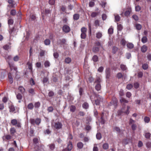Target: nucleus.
Here are the masks:
<instances>
[{"mask_svg": "<svg viewBox=\"0 0 151 151\" xmlns=\"http://www.w3.org/2000/svg\"><path fill=\"white\" fill-rule=\"evenodd\" d=\"M95 98V103L96 105H99L101 102L103 101V98L101 96L98 94H94Z\"/></svg>", "mask_w": 151, "mask_h": 151, "instance_id": "nucleus-1", "label": "nucleus"}, {"mask_svg": "<svg viewBox=\"0 0 151 151\" xmlns=\"http://www.w3.org/2000/svg\"><path fill=\"white\" fill-rule=\"evenodd\" d=\"M41 120L40 118H37L35 119L33 118H31L29 120L30 122L33 125L36 124L37 125H39L41 123Z\"/></svg>", "mask_w": 151, "mask_h": 151, "instance_id": "nucleus-2", "label": "nucleus"}, {"mask_svg": "<svg viewBox=\"0 0 151 151\" xmlns=\"http://www.w3.org/2000/svg\"><path fill=\"white\" fill-rule=\"evenodd\" d=\"M11 123L13 126H16L19 128L21 127V123L19 122H18L17 120L15 119L11 120Z\"/></svg>", "mask_w": 151, "mask_h": 151, "instance_id": "nucleus-3", "label": "nucleus"}, {"mask_svg": "<svg viewBox=\"0 0 151 151\" xmlns=\"http://www.w3.org/2000/svg\"><path fill=\"white\" fill-rule=\"evenodd\" d=\"M73 148L72 142L69 141L67 144V147L62 150V151H71Z\"/></svg>", "mask_w": 151, "mask_h": 151, "instance_id": "nucleus-4", "label": "nucleus"}, {"mask_svg": "<svg viewBox=\"0 0 151 151\" xmlns=\"http://www.w3.org/2000/svg\"><path fill=\"white\" fill-rule=\"evenodd\" d=\"M101 121L100 123L102 124H104L106 121L105 119H107V117L106 115L105 116L103 112H102L100 114Z\"/></svg>", "mask_w": 151, "mask_h": 151, "instance_id": "nucleus-5", "label": "nucleus"}, {"mask_svg": "<svg viewBox=\"0 0 151 151\" xmlns=\"http://www.w3.org/2000/svg\"><path fill=\"white\" fill-rule=\"evenodd\" d=\"M54 127L57 129H62L63 124L61 122H57L55 123Z\"/></svg>", "mask_w": 151, "mask_h": 151, "instance_id": "nucleus-6", "label": "nucleus"}, {"mask_svg": "<svg viewBox=\"0 0 151 151\" xmlns=\"http://www.w3.org/2000/svg\"><path fill=\"white\" fill-rule=\"evenodd\" d=\"M130 109V107L129 106H127V109L126 111H123V109L122 108L121 110H119L118 112V115H121L122 113H124L127 114H128L129 113V110Z\"/></svg>", "mask_w": 151, "mask_h": 151, "instance_id": "nucleus-7", "label": "nucleus"}, {"mask_svg": "<svg viewBox=\"0 0 151 151\" xmlns=\"http://www.w3.org/2000/svg\"><path fill=\"white\" fill-rule=\"evenodd\" d=\"M62 30L65 33H68L70 31V29L68 25H64L62 27Z\"/></svg>", "mask_w": 151, "mask_h": 151, "instance_id": "nucleus-8", "label": "nucleus"}, {"mask_svg": "<svg viewBox=\"0 0 151 151\" xmlns=\"http://www.w3.org/2000/svg\"><path fill=\"white\" fill-rule=\"evenodd\" d=\"M8 64L11 70H14L16 72H17V68L16 67L13 63H10L8 61Z\"/></svg>", "mask_w": 151, "mask_h": 151, "instance_id": "nucleus-9", "label": "nucleus"}, {"mask_svg": "<svg viewBox=\"0 0 151 151\" xmlns=\"http://www.w3.org/2000/svg\"><path fill=\"white\" fill-rule=\"evenodd\" d=\"M106 77L107 78H109L110 76V69L109 68H107L105 70Z\"/></svg>", "mask_w": 151, "mask_h": 151, "instance_id": "nucleus-10", "label": "nucleus"}, {"mask_svg": "<svg viewBox=\"0 0 151 151\" xmlns=\"http://www.w3.org/2000/svg\"><path fill=\"white\" fill-rule=\"evenodd\" d=\"M8 2L9 4V6L11 8H14L15 3L14 0H8Z\"/></svg>", "mask_w": 151, "mask_h": 151, "instance_id": "nucleus-11", "label": "nucleus"}, {"mask_svg": "<svg viewBox=\"0 0 151 151\" xmlns=\"http://www.w3.org/2000/svg\"><path fill=\"white\" fill-rule=\"evenodd\" d=\"M18 90L22 94H23L25 92V89L22 86H19L18 87Z\"/></svg>", "mask_w": 151, "mask_h": 151, "instance_id": "nucleus-12", "label": "nucleus"}, {"mask_svg": "<svg viewBox=\"0 0 151 151\" xmlns=\"http://www.w3.org/2000/svg\"><path fill=\"white\" fill-rule=\"evenodd\" d=\"M132 12V9L131 8H129L128 10L125 11L124 12V15L126 17L129 16Z\"/></svg>", "mask_w": 151, "mask_h": 151, "instance_id": "nucleus-13", "label": "nucleus"}, {"mask_svg": "<svg viewBox=\"0 0 151 151\" xmlns=\"http://www.w3.org/2000/svg\"><path fill=\"white\" fill-rule=\"evenodd\" d=\"M147 46L145 45H143L141 48V51L143 53L145 52L147 50Z\"/></svg>", "mask_w": 151, "mask_h": 151, "instance_id": "nucleus-14", "label": "nucleus"}, {"mask_svg": "<svg viewBox=\"0 0 151 151\" xmlns=\"http://www.w3.org/2000/svg\"><path fill=\"white\" fill-rule=\"evenodd\" d=\"M10 133L12 136H14V134L16 132V130L14 127H12L10 129Z\"/></svg>", "mask_w": 151, "mask_h": 151, "instance_id": "nucleus-15", "label": "nucleus"}, {"mask_svg": "<svg viewBox=\"0 0 151 151\" xmlns=\"http://www.w3.org/2000/svg\"><path fill=\"white\" fill-rule=\"evenodd\" d=\"M99 13V12H91V16L92 18H94L98 15Z\"/></svg>", "mask_w": 151, "mask_h": 151, "instance_id": "nucleus-16", "label": "nucleus"}, {"mask_svg": "<svg viewBox=\"0 0 151 151\" xmlns=\"http://www.w3.org/2000/svg\"><path fill=\"white\" fill-rule=\"evenodd\" d=\"M9 108L10 109L9 111L11 112H15L14 111L15 110V107L14 106L12 105H10L9 106Z\"/></svg>", "mask_w": 151, "mask_h": 151, "instance_id": "nucleus-17", "label": "nucleus"}, {"mask_svg": "<svg viewBox=\"0 0 151 151\" xmlns=\"http://www.w3.org/2000/svg\"><path fill=\"white\" fill-rule=\"evenodd\" d=\"M16 97L17 99L19 100L18 102L19 103H20L21 102V100L22 98V95L20 93H18L16 95Z\"/></svg>", "mask_w": 151, "mask_h": 151, "instance_id": "nucleus-18", "label": "nucleus"}, {"mask_svg": "<svg viewBox=\"0 0 151 151\" xmlns=\"http://www.w3.org/2000/svg\"><path fill=\"white\" fill-rule=\"evenodd\" d=\"M48 146H49L50 149L51 150H53L55 148V145L54 143L50 144Z\"/></svg>", "mask_w": 151, "mask_h": 151, "instance_id": "nucleus-19", "label": "nucleus"}, {"mask_svg": "<svg viewBox=\"0 0 151 151\" xmlns=\"http://www.w3.org/2000/svg\"><path fill=\"white\" fill-rule=\"evenodd\" d=\"M77 146L78 148L81 149L83 148V144L82 142H79L77 143Z\"/></svg>", "mask_w": 151, "mask_h": 151, "instance_id": "nucleus-20", "label": "nucleus"}, {"mask_svg": "<svg viewBox=\"0 0 151 151\" xmlns=\"http://www.w3.org/2000/svg\"><path fill=\"white\" fill-rule=\"evenodd\" d=\"M76 110V106L73 105H71L70 107V112H73L75 111Z\"/></svg>", "mask_w": 151, "mask_h": 151, "instance_id": "nucleus-21", "label": "nucleus"}, {"mask_svg": "<svg viewBox=\"0 0 151 151\" xmlns=\"http://www.w3.org/2000/svg\"><path fill=\"white\" fill-rule=\"evenodd\" d=\"M59 41V44L61 45L65 44L66 42V40L65 39H60Z\"/></svg>", "mask_w": 151, "mask_h": 151, "instance_id": "nucleus-22", "label": "nucleus"}, {"mask_svg": "<svg viewBox=\"0 0 151 151\" xmlns=\"http://www.w3.org/2000/svg\"><path fill=\"white\" fill-rule=\"evenodd\" d=\"M82 107L84 109H87L88 108L89 104L88 103L86 102H84L82 104Z\"/></svg>", "mask_w": 151, "mask_h": 151, "instance_id": "nucleus-23", "label": "nucleus"}, {"mask_svg": "<svg viewBox=\"0 0 151 151\" xmlns=\"http://www.w3.org/2000/svg\"><path fill=\"white\" fill-rule=\"evenodd\" d=\"M111 103L113 105L116 106L117 105V101L116 99L114 98L111 101Z\"/></svg>", "mask_w": 151, "mask_h": 151, "instance_id": "nucleus-24", "label": "nucleus"}, {"mask_svg": "<svg viewBox=\"0 0 151 151\" xmlns=\"http://www.w3.org/2000/svg\"><path fill=\"white\" fill-rule=\"evenodd\" d=\"M142 67L143 69L144 70H146L148 68V65L146 63H145L142 64Z\"/></svg>", "mask_w": 151, "mask_h": 151, "instance_id": "nucleus-25", "label": "nucleus"}, {"mask_svg": "<svg viewBox=\"0 0 151 151\" xmlns=\"http://www.w3.org/2000/svg\"><path fill=\"white\" fill-rule=\"evenodd\" d=\"M50 41L49 39H46L44 41V44L46 45H48L50 44Z\"/></svg>", "mask_w": 151, "mask_h": 151, "instance_id": "nucleus-26", "label": "nucleus"}, {"mask_svg": "<svg viewBox=\"0 0 151 151\" xmlns=\"http://www.w3.org/2000/svg\"><path fill=\"white\" fill-rule=\"evenodd\" d=\"M8 77H9V81L10 83H12L13 82V79L12 78V75L10 73H9Z\"/></svg>", "mask_w": 151, "mask_h": 151, "instance_id": "nucleus-27", "label": "nucleus"}, {"mask_svg": "<svg viewBox=\"0 0 151 151\" xmlns=\"http://www.w3.org/2000/svg\"><path fill=\"white\" fill-rule=\"evenodd\" d=\"M3 138H5L6 139L5 140L6 141L11 139L12 138V137L9 134H7Z\"/></svg>", "mask_w": 151, "mask_h": 151, "instance_id": "nucleus-28", "label": "nucleus"}, {"mask_svg": "<svg viewBox=\"0 0 151 151\" xmlns=\"http://www.w3.org/2000/svg\"><path fill=\"white\" fill-rule=\"evenodd\" d=\"M127 47L129 49H132L134 47V45L131 43H128L127 45Z\"/></svg>", "mask_w": 151, "mask_h": 151, "instance_id": "nucleus-29", "label": "nucleus"}, {"mask_svg": "<svg viewBox=\"0 0 151 151\" xmlns=\"http://www.w3.org/2000/svg\"><path fill=\"white\" fill-rule=\"evenodd\" d=\"M135 27L136 29L138 30H140L142 28V25L139 24H135Z\"/></svg>", "mask_w": 151, "mask_h": 151, "instance_id": "nucleus-30", "label": "nucleus"}, {"mask_svg": "<svg viewBox=\"0 0 151 151\" xmlns=\"http://www.w3.org/2000/svg\"><path fill=\"white\" fill-rule=\"evenodd\" d=\"M34 107V105L32 103H30L27 106V108L28 109L32 110L33 109Z\"/></svg>", "mask_w": 151, "mask_h": 151, "instance_id": "nucleus-31", "label": "nucleus"}, {"mask_svg": "<svg viewBox=\"0 0 151 151\" xmlns=\"http://www.w3.org/2000/svg\"><path fill=\"white\" fill-rule=\"evenodd\" d=\"M79 15L78 14H75L73 16V19L77 20L79 19Z\"/></svg>", "mask_w": 151, "mask_h": 151, "instance_id": "nucleus-32", "label": "nucleus"}, {"mask_svg": "<svg viewBox=\"0 0 151 151\" xmlns=\"http://www.w3.org/2000/svg\"><path fill=\"white\" fill-rule=\"evenodd\" d=\"M44 65L45 67L47 68L50 66V63L48 61L46 60L45 62Z\"/></svg>", "mask_w": 151, "mask_h": 151, "instance_id": "nucleus-33", "label": "nucleus"}, {"mask_svg": "<svg viewBox=\"0 0 151 151\" xmlns=\"http://www.w3.org/2000/svg\"><path fill=\"white\" fill-rule=\"evenodd\" d=\"M102 36V33L101 32H98L96 33V37L98 39L101 38Z\"/></svg>", "mask_w": 151, "mask_h": 151, "instance_id": "nucleus-34", "label": "nucleus"}, {"mask_svg": "<svg viewBox=\"0 0 151 151\" xmlns=\"http://www.w3.org/2000/svg\"><path fill=\"white\" fill-rule=\"evenodd\" d=\"M141 41L143 43H145L147 42V38L146 36H144L142 37Z\"/></svg>", "mask_w": 151, "mask_h": 151, "instance_id": "nucleus-35", "label": "nucleus"}, {"mask_svg": "<svg viewBox=\"0 0 151 151\" xmlns=\"http://www.w3.org/2000/svg\"><path fill=\"white\" fill-rule=\"evenodd\" d=\"M27 64L28 65V68L32 71V63L29 62H28Z\"/></svg>", "mask_w": 151, "mask_h": 151, "instance_id": "nucleus-36", "label": "nucleus"}, {"mask_svg": "<svg viewBox=\"0 0 151 151\" xmlns=\"http://www.w3.org/2000/svg\"><path fill=\"white\" fill-rule=\"evenodd\" d=\"M151 135V134L149 132H146L145 134V136L146 139H149Z\"/></svg>", "mask_w": 151, "mask_h": 151, "instance_id": "nucleus-37", "label": "nucleus"}, {"mask_svg": "<svg viewBox=\"0 0 151 151\" xmlns=\"http://www.w3.org/2000/svg\"><path fill=\"white\" fill-rule=\"evenodd\" d=\"M117 24H118L117 23ZM123 28L122 26L120 24L117 25V29L118 31H121Z\"/></svg>", "mask_w": 151, "mask_h": 151, "instance_id": "nucleus-38", "label": "nucleus"}, {"mask_svg": "<svg viewBox=\"0 0 151 151\" xmlns=\"http://www.w3.org/2000/svg\"><path fill=\"white\" fill-rule=\"evenodd\" d=\"M99 47H94L93 48L92 51L93 52H94L95 53H96V52H98L99 51Z\"/></svg>", "mask_w": 151, "mask_h": 151, "instance_id": "nucleus-39", "label": "nucleus"}, {"mask_svg": "<svg viewBox=\"0 0 151 151\" xmlns=\"http://www.w3.org/2000/svg\"><path fill=\"white\" fill-rule=\"evenodd\" d=\"M19 56L18 55H16L14 57L13 59L14 61L17 62L19 60Z\"/></svg>", "mask_w": 151, "mask_h": 151, "instance_id": "nucleus-40", "label": "nucleus"}, {"mask_svg": "<svg viewBox=\"0 0 151 151\" xmlns=\"http://www.w3.org/2000/svg\"><path fill=\"white\" fill-rule=\"evenodd\" d=\"M109 147V144L107 143H104L103 145V148L104 150L107 149H108Z\"/></svg>", "mask_w": 151, "mask_h": 151, "instance_id": "nucleus-41", "label": "nucleus"}, {"mask_svg": "<svg viewBox=\"0 0 151 151\" xmlns=\"http://www.w3.org/2000/svg\"><path fill=\"white\" fill-rule=\"evenodd\" d=\"M92 59L94 62H96L98 61V57L97 55H94Z\"/></svg>", "mask_w": 151, "mask_h": 151, "instance_id": "nucleus-42", "label": "nucleus"}, {"mask_svg": "<svg viewBox=\"0 0 151 151\" xmlns=\"http://www.w3.org/2000/svg\"><path fill=\"white\" fill-rule=\"evenodd\" d=\"M95 89L97 91H99L101 89V86L100 84H97L95 86Z\"/></svg>", "mask_w": 151, "mask_h": 151, "instance_id": "nucleus-43", "label": "nucleus"}, {"mask_svg": "<svg viewBox=\"0 0 151 151\" xmlns=\"http://www.w3.org/2000/svg\"><path fill=\"white\" fill-rule=\"evenodd\" d=\"M95 3L94 1H90L89 3V7H93L95 6Z\"/></svg>", "mask_w": 151, "mask_h": 151, "instance_id": "nucleus-44", "label": "nucleus"}, {"mask_svg": "<svg viewBox=\"0 0 151 151\" xmlns=\"http://www.w3.org/2000/svg\"><path fill=\"white\" fill-rule=\"evenodd\" d=\"M71 60L70 58H66L65 60V62L67 63H69L71 62Z\"/></svg>", "mask_w": 151, "mask_h": 151, "instance_id": "nucleus-45", "label": "nucleus"}, {"mask_svg": "<svg viewBox=\"0 0 151 151\" xmlns=\"http://www.w3.org/2000/svg\"><path fill=\"white\" fill-rule=\"evenodd\" d=\"M118 48L116 47H114L112 49V52L114 54L117 51Z\"/></svg>", "mask_w": 151, "mask_h": 151, "instance_id": "nucleus-46", "label": "nucleus"}, {"mask_svg": "<svg viewBox=\"0 0 151 151\" xmlns=\"http://www.w3.org/2000/svg\"><path fill=\"white\" fill-rule=\"evenodd\" d=\"M114 29L112 27H110L108 30V33L109 35H111L113 33Z\"/></svg>", "mask_w": 151, "mask_h": 151, "instance_id": "nucleus-47", "label": "nucleus"}, {"mask_svg": "<svg viewBox=\"0 0 151 151\" xmlns=\"http://www.w3.org/2000/svg\"><path fill=\"white\" fill-rule=\"evenodd\" d=\"M14 23V21L12 19H9L8 21V23L9 25L13 24Z\"/></svg>", "mask_w": 151, "mask_h": 151, "instance_id": "nucleus-48", "label": "nucleus"}, {"mask_svg": "<svg viewBox=\"0 0 151 151\" xmlns=\"http://www.w3.org/2000/svg\"><path fill=\"white\" fill-rule=\"evenodd\" d=\"M81 33H86L87 32V28L85 27H83L81 28Z\"/></svg>", "mask_w": 151, "mask_h": 151, "instance_id": "nucleus-49", "label": "nucleus"}, {"mask_svg": "<svg viewBox=\"0 0 151 151\" xmlns=\"http://www.w3.org/2000/svg\"><path fill=\"white\" fill-rule=\"evenodd\" d=\"M40 105V103L39 102H35L34 104V106L35 108H38Z\"/></svg>", "mask_w": 151, "mask_h": 151, "instance_id": "nucleus-50", "label": "nucleus"}, {"mask_svg": "<svg viewBox=\"0 0 151 151\" xmlns=\"http://www.w3.org/2000/svg\"><path fill=\"white\" fill-rule=\"evenodd\" d=\"M96 138L99 140L101 138V135L100 133H98L96 134Z\"/></svg>", "mask_w": 151, "mask_h": 151, "instance_id": "nucleus-51", "label": "nucleus"}, {"mask_svg": "<svg viewBox=\"0 0 151 151\" xmlns=\"http://www.w3.org/2000/svg\"><path fill=\"white\" fill-rule=\"evenodd\" d=\"M143 76V73L142 72L140 71L138 73L137 76L138 78H141Z\"/></svg>", "mask_w": 151, "mask_h": 151, "instance_id": "nucleus-52", "label": "nucleus"}, {"mask_svg": "<svg viewBox=\"0 0 151 151\" xmlns=\"http://www.w3.org/2000/svg\"><path fill=\"white\" fill-rule=\"evenodd\" d=\"M10 14L12 16H15L16 14V11L15 9H12L10 11Z\"/></svg>", "mask_w": 151, "mask_h": 151, "instance_id": "nucleus-53", "label": "nucleus"}, {"mask_svg": "<svg viewBox=\"0 0 151 151\" xmlns=\"http://www.w3.org/2000/svg\"><path fill=\"white\" fill-rule=\"evenodd\" d=\"M115 21L116 22H119L120 19V17L119 15H115Z\"/></svg>", "mask_w": 151, "mask_h": 151, "instance_id": "nucleus-54", "label": "nucleus"}, {"mask_svg": "<svg viewBox=\"0 0 151 151\" xmlns=\"http://www.w3.org/2000/svg\"><path fill=\"white\" fill-rule=\"evenodd\" d=\"M144 121L146 123H148L150 121V118L147 116H145L144 118Z\"/></svg>", "mask_w": 151, "mask_h": 151, "instance_id": "nucleus-55", "label": "nucleus"}, {"mask_svg": "<svg viewBox=\"0 0 151 151\" xmlns=\"http://www.w3.org/2000/svg\"><path fill=\"white\" fill-rule=\"evenodd\" d=\"M120 102L122 103H127L128 102L127 100L123 98H122L120 100Z\"/></svg>", "mask_w": 151, "mask_h": 151, "instance_id": "nucleus-56", "label": "nucleus"}, {"mask_svg": "<svg viewBox=\"0 0 151 151\" xmlns=\"http://www.w3.org/2000/svg\"><path fill=\"white\" fill-rule=\"evenodd\" d=\"M133 86L131 84H128L126 87V88L128 90H130L132 88Z\"/></svg>", "mask_w": 151, "mask_h": 151, "instance_id": "nucleus-57", "label": "nucleus"}, {"mask_svg": "<svg viewBox=\"0 0 151 151\" xmlns=\"http://www.w3.org/2000/svg\"><path fill=\"white\" fill-rule=\"evenodd\" d=\"M54 95V93L52 91H50L49 92L48 96L50 97H53Z\"/></svg>", "mask_w": 151, "mask_h": 151, "instance_id": "nucleus-58", "label": "nucleus"}, {"mask_svg": "<svg viewBox=\"0 0 151 151\" xmlns=\"http://www.w3.org/2000/svg\"><path fill=\"white\" fill-rule=\"evenodd\" d=\"M114 129L117 133H120L121 130L119 127H114Z\"/></svg>", "mask_w": 151, "mask_h": 151, "instance_id": "nucleus-59", "label": "nucleus"}, {"mask_svg": "<svg viewBox=\"0 0 151 151\" xmlns=\"http://www.w3.org/2000/svg\"><path fill=\"white\" fill-rule=\"evenodd\" d=\"M123 77V75L121 73H118L116 76V77L120 79Z\"/></svg>", "mask_w": 151, "mask_h": 151, "instance_id": "nucleus-60", "label": "nucleus"}, {"mask_svg": "<svg viewBox=\"0 0 151 151\" xmlns=\"http://www.w3.org/2000/svg\"><path fill=\"white\" fill-rule=\"evenodd\" d=\"M33 142L34 143L37 144L38 142V139L37 138H34L33 139Z\"/></svg>", "mask_w": 151, "mask_h": 151, "instance_id": "nucleus-61", "label": "nucleus"}, {"mask_svg": "<svg viewBox=\"0 0 151 151\" xmlns=\"http://www.w3.org/2000/svg\"><path fill=\"white\" fill-rule=\"evenodd\" d=\"M29 93L31 94L32 95H33L34 93V90L33 88L29 89L28 90Z\"/></svg>", "mask_w": 151, "mask_h": 151, "instance_id": "nucleus-62", "label": "nucleus"}, {"mask_svg": "<svg viewBox=\"0 0 151 151\" xmlns=\"http://www.w3.org/2000/svg\"><path fill=\"white\" fill-rule=\"evenodd\" d=\"M53 110V108L52 106H50L47 108V110L49 112H52Z\"/></svg>", "mask_w": 151, "mask_h": 151, "instance_id": "nucleus-63", "label": "nucleus"}, {"mask_svg": "<svg viewBox=\"0 0 151 151\" xmlns=\"http://www.w3.org/2000/svg\"><path fill=\"white\" fill-rule=\"evenodd\" d=\"M120 68L123 70H126L127 68L126 66L124 65H120Z\"/></svg>", "mask_w": 151, "mask_h": 151, "instance_id": "nucleus-64", "label": "nucleus"}]
</instances>
